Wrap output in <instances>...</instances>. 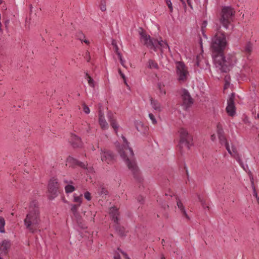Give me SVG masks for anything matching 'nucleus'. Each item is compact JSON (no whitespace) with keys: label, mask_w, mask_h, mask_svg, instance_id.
Listing matches in <instances>:
<instances>
[{"label":"nucleus","mask_w":259,"mask_h":259,"mask_svg":"<svg viewBox=\"0 0 259 259\" xmlns=\"http://www.w3.org/2000/svg\"><path fill=\"white\" fill-rule=\"evenodd\" d=\"M121 140L122 146H120L116 144L118 152L128 169L135 174L138 171V168L135 162L133 151L130 147L129 143L126 139L123 136H121Z\"/></svg>","instance_id":"1"},{"label":"nucleus","mask_w":259,"mask_h":259,"mask_svg":"<svg viewBox=\"0 0 259 259\" xmlns=\"http://www.w3.org/2000/svg\"><path fill=\"white\" fill-rule=\"evenodd\" d=\"M24 223L27 229L31 233H34L38 227L40 223V215L38 203L36 201H32L30 203Z\"/></svg>","instance_id":"2"},{"label":"nucleus","mask_w":259,"mask_h":259,"mask_svg":"<svg viewBox=\"0 0 259 259\" xmlns=\"http://www.w3.org/2000/svg\"><path fill=\"white\" fill-rule=\"evenodd\" d=\"M215 68L222 72H227L236 64L237 59L234 54L224 56L222 53L212 55Z\"/></svg>","instance_id":"3"},{"label":"nucleus","mask_w":259,"mask_h":259,"mask_svg":"<svg viewBox=\"0 0 259 259\" xmlns=\"http://www.w3.org/2000/svg\"><path fill=\"white\" fill-rule=\"evenodd\" d=\"M227 46L226 36L223 33L217 32L212 39L211 48L212 55L222 53Z\"/></svg>","instance_id":"4"},{"label":"nucleus","mask_w":259,"mask_h":259,"mask_svg":"<svg viewBox=\"0 0 259 259\" xmlns=\"http://www.w3.org/2000/svg\"><path fill=\"white\" fill-rule=\"evenodd\" d=\"M179 147L182 149L184 147L187 150L190 149L193 145V138L188 131L184 128H181L179 131Z\"/></svg>","instance_id":"5"},{"label":"nucleus","mask_w":259,"mask_h":259,"mask_svg":"<svg viewBox=\"0 0 259 259\" xmlns=\"http://www.w3.org/2000/svg\"><path fill=\"white\" fill-rule=\"evenodd\" d=\"M217 134L221 145H224L228 152L234 157H236L238 156L237 151L234 146H232L231 149L230 148L229 143L226 137L224 136V131L222 127L218 125L217 126Z\"/></svg>","instance_id":"6"},{"label":"nucleus","mask_w":259,"mask_h":259,"mask_svg":"<svg viewBox=\"0 0 259 259\" xmlns=\"http://www.w3.org/2000/svg\"><path fill=\"white\" fill-rule=\"evenodd\" d=\"M176 74L178 80L180 83L185 82L189 75L188 68L182 62L176 63Z\"/></svg>","instance_id":"7"},{"label":"nucleus","mask_w":259,"mask_h":259,"mask_svg":"<svg viewBox=\"0 0 259 259\" xmlns=\"http://www.w3.org/2000/svg\"><path fill=\"white\" fill-rule=\"evenodd\" d=\"M138 33L140 35L141 42L147 48L156 51L157 46L155 44V41H153L151 39L150 35L147 34L141 28L139 29Z\"/></svg>","instance_id":"8"},{"label":"nucleus","mask_w":259,"mask_h":259,"mask_svg":"<svg viewBox=\"0 0 259 259\" xmlns=\"http://www.w3.org/2000/svg\"><path fill=\"white\" fill-rule=\"evenodd\" d=\"M110 214L112 217V220L116 224V226H115V229L117 232H118L120 236L125 235V231L123 227H121L118 225V209L116 207H113L110 208Z\"/></svg>","instance_id":"9"},{"label":"nucleus","mask_w":259,"mask_h":259,"mask_svg":"<svg viewBox=\"0 0 259 259\" xmlns=\"http://www.w3.org/2000/svg\"><path fill=\"white\" fill-rule=\"evenodd\" d=\"M101 160L107 164H112L115 160V156L113 153L107 150H102L101 151Z\"/></svg>","instance_id":"10"},{"label":"nucleus","mask_w":259,"mask_h":259,"mask_svg":"<svg viewBox=\"0 0 259 259\" xmlns=\"http://www.w3.org/2000/svg\"><path fill=\"white\" fill-rule=\"evenodd\" d=\"M182 98L183 105L186 108L189 107L193 103L192 99L189 92L185 89L182 91Z\"/></svg>","instance_id":"11"},{"label":"nucleus","mask_w":259,"mask_h":259,"mask_svg":"<svg viewBox=\"0 0 259 259\" xmlns=\"http://www.w3.org/2000/svg\"><path fill=\"white\" fill-rule=\"evenodd\" d=\"M226 111L228 114L231 116L235 114V108L234 103V94H232L231 96L228 100V105L226 107Z\"/></svg>","instance_id":"12"},{"label":"nucleus","mask_w":259,"mask_h":259,"mask_svg":"<svg viewBox=\"0 0 259 259\" xmlns=\"http://www.w3.org/2000/svg\"><path fill=\"white\" fill-rule=\"evenodd\" d=\"M58 189V184L57 180L55 179H51L48 185V190L49 193L55 196L57 195Z\"/></svg>","instance_id":"13"},{"label":"nucleus","mask_w":259,"mask_h":259,"mask_svg":"<svg viewBox=\"0 0 259 259\" xmlns=\"http://www.w3.org/2000/svg\"><path fill=\"white\" fill-rule=\"evenodd\" d=\"M11 247L10 241L3 240L0 244V254H6Z\"/></svg>","instance_id":"14"},{"label":"nucleus","mask_w":259,"mask_h":259,"mask_svg":"<svg viewBox=\"0 0 259 259\" xmlns=\"http://www.w3.org/2000/svg\"><path fill=\"white\" fill-rule=\"evenodd\" d=\"M196 64L201 69H206L209 68V63L207 60L201 58V55L198 56L196 59Z\"/></svg>","instance_id":"15"},{"label":"nucleus","mask_w":259,"mask_h":259,"mask_svg":"<svg viewBox=\"0 0 259 259\" xmlns=\"http://www.w3.org/2000/svg\"><path fill=\"white\" fill-rule=\"evenodd\" d=\"M66 165L70 167L79 165L81 167H85V166L83 163L78 161L76 159L71 156H69L67 158Z\"/></svg>","instance_id":"16"},{"label":"nucleus","mask_w":259,"mask_h":259,"mask_svg":"<svg viewBox=\"0 0 259 259\" xmlns=\"http://www.w3.org/2000/svg\"><path fill=\"white\" fill-rule=\"evenodd\" d=\"M235 11L234 9L230 6H224L222 9L221 16H234Z\"/></svg>","instance_id":"17"},{"label":"nucleus","mask_w":259,"mask_h":259,"mask_svg":"<svg viewBox=\"0 0 259 259\" xmlns=\"http://www.w3.org/2000/svg\"><path fill=\"white\" fill-rule=\"evenodd\" d=\"M107 117L111 126L113 127L116 133L117 130L119 127V126L116 121L114 114L112 112L109 111L107 113Z\"/></svg>","instance_id":"18"},{"label":"nucleus","mask_w":259,"mask_h":259,"mask_svg":"<svg viewBox=\"0 0 259 259\" xmlns=\"http://www.w3.org/2000/svg\"><path fill=\"white\" fill-rule=\"evenodd\" d=\"M99 122L102 130H105L108 128V124L105 118L104 113L101 111L99 113Z\"/></svg>","instance_id":"19"},{"label":"nucleus","mask_w":259,"mask_h":259,"mask_svg":"<svg viewBox=\"0 0 259 259\" xmlns=\"http://www.w3.org/2000/svg\"><path fill=\"white\" fill-rule=\"evenodd\" d=\"M64 183L66 184L65 186V191L66 193H70L73 192L75 190V187L73 185V182L72 181H68L64 180Z\"/></svg>","instance_id":"20"},{"label":"nucleus","mask_w":259,"mask_h":259,"mask_svg":"<svg viewBox=\"0 0 259 259\" xmlns=\"http://www.w3.org/2000/svg\"><path fill=\"white\" fill-rule=\"evenodd\" d=\"M175 198L176 200L177 205L178 208L180 209L181 212L183 213V214L188 219H189V218L187 214L186 211L185 210V207L183 205V203L181 201V200L178 198L177 196H175Z\"/></svg>","instance_id":"21"},{"label":"nucleus","mask_w":259,"mask_h":259,"mask_svg":"<svg viewBox=\"0 0 259 259\" xmlns=\"http://www.w3.org/2000/svg\"><path fill=\"white\" fill-rule=\"evenodd\" d=\"M70 142L74 147H79L82 145L80 138L75 135H71Z\"/></svg>","instance_id":"22"},{"label":"nucleus","mask_w":259,"mask_h":259,"mask_svg":"<svg viewBox=\"0 0 259 259\" xmlns=\"http://www.w3.org/2000/svg\"><path fill=\"white\" fill-rule=\"evenodd\" d=\"M150 103L152 108L156 112H160L161 111V104L158 101L151 98L150 99Z\"/></svg>","instance_id":"23"},{"label":"nucleus","mask_w":259,"mask_h":259,"mask_svg":"<svg viewBox=\"0 0 259 259\" xmlns=\"http://www.w3.org/2000/svg\"><path fill=\"white\" fill-rule=\"evenodd\" d=\"M135 126L136 129L142 134H145L147 127L144 126L142 122L140 121H136L135 122Z\"/></svg>","instance_id":"24"},{"label":"nucleus","mask_w":259,"mask_h":259,"mask_svg":"<svg viewBox=\"0 0 259 259\" xmlns=\"http://www.w3.org/2000/svg\"><path fill=\"white\" fill-rule=\"evenodd\" d=\"M230 17H221L220 19V22L222 24L223 26L226 29L229 28V26L231 25Z\"/></svg>","instance_id":"25"},{"label":"nucleus","mask_w":259,"mask_h":259,"mask_svg":"<svg viewBox=\"0 0 259 259\" xmlns=\"http://www.w3.org/2000/svg\"><path fill=\"white\" fill-rule=\"evenodd\" d=\"M76 37L81 41H83L87 45L90 44V41L85 38V35L82 33V32H77L76 34Z\"/></svg>","instance_id":"26"},{"label":"nucleus","mask_w":259,"mask_h":259,"mask_svg":"<svg viewBox=\"0 0 259 259\" xmlns=\"http://www.w3.org/2000/svg\"><path fill=\"white\" fill-rule=\"evenodd\" d=\"M157 44L162 52L164 51L166 49L169 50V47L166 42L162 40L157 41Z\"/></svg>","instance_id":"27"},{"label":"nucleus","mask_w":259,"mask_h":259,"mask_svg":"<svg viewBox=\"0 0 259 259\" xmlns=\"http://www.w3.org/2000/svg\"><path fill=\"white\" fill-rule=\"evenodd\" d=\"M147 67L150 69H152V68L158 69V64L155 61H154L153 60H150L148 62Z\"/></svg>","instance_id":"28"},{"label":"nucleus","mask_w":259,"mask_h":259,"mask_svg":"<svg viewBox=\"0 0 259 259\" xmlns=\"http://www.w3.org/2000/svg\"><path fill=\"white\" fill-rule=\"evenodd\" d=\"M5 220L4 218L0 217V232L1 233H5Z\"/></svg>","instance_id":"29"},{"label":"nucleus","mask_w":259,"mask_h":259,"mask_svg":"<svg viewBox=\"0 0 259 259\" xmlns=\"http://www.w3.org/2000/svg\"><path fill=\"white\" fill-rule=\"evenodd\" d=\"M251 187H252V189L253 190V196H254L256 198V199H257V201H259V197H258L257 193L256 191L254 185L253 180L252 178H251Z\"/></svg>","instance_id":"30"},{"label":"nucleus","mask_w":259,"mask_h":259,"mask_svg":"<svg viewBox=\"0 0 259 259\" xmlns=\"http://www.w3.org/2000/svg\"><path fill=\"white\" fill-rule=\"evenodd\" d=\"M81 196H77L76 195V194H74L73 195V201L78 203L77 205H80V204L82 203V199H81Z\"/></svg>","instance_id":"31"},{"label":"nucleus","mask_w":259,"mask_h":259,"mask_svg":"<svg viewBox=\"0 0 259 259\" xmlns=\"http://www.w3.org/2000/svg\"><path fill=\"white\" fill-rule=\"evenodd\" d=\"M2 21L3 23H4L5 26L6 27H8V25L9 23V20L8 19H5V17H0V31L2 30Z\"/></svg>","instance_id":"32"},{"label":"nucleus","mask_w":259,"mask_h":259,"mask_svg":"<svg viewBox=\"0 0 259 259\" xmlns=\"http://www.w3.org/2000/svg\"><path fill=\"white\" fill-rule=\"evenodd\" d=\"M86 79L89 83V84L92 87H94V81L93 79L89 76L88 74H86Z\"/></svg>","instance_id":"33"},{"label":"nucleus","mask_w":259,"mask_h":259,"mask_svg":"<svg viewBox=\"0 0 259 259\" xmlns=\"http://www.w3.org/2000/svg\"><path fill=\"white\" fill-rule=\"evenodd\" d=\"M98 193L100 195H106L108 194V191L104 187H100L98 189Z\"/></svg>","instance_id":"34"},{"label":"nucleus","mask_w":259,"mask_h":259,"mask_svg":"<svg viewBox=\"0 0 259 259\" xmlns=\"http://www.w3.org/2000/svg\"><path fill=\"white\" fill-rule=\"evenodd\" d=\"M225 83L224 85V89L228 88L230 84V77L228 75H226L225 77Z\"/></svg>","instance_id":"35"},{"label":"nucleus","mask_w":259,"mask_h":259,"mask_svg":"<svg viewBox=\"0 0 259 259\" xmlns=\"http://www.w3.org/2000/svg\"><path fill=\"white\" fill-rule=\"evenodd\" d=\"M79 206V205H78L77 204L71 205V210L73 213L74 215H76L77 214V209Z\"/></svg>","instance_id":"36"},{"label":"nucleus","mask_w":259,"mask_h":259,"mask_svg":"<svg viewBox=\"0 0 259 259\" xmlns=\"http://www.w3.org/2000/svg\"><path fill=\"white\" fill-rule=\"evenodd\" d=\"M198 199L199 201L201 202L202 207L204 209L206 208L207 209H209V206L205 203V201L203 200V199L201 198V197L200 196H198Z\"/></svg>","instance_id":"37"},{"label":"nucleus","mask_w":259,"mask_h":259,"mask_svg":"<svg viewBox=\"0 0 259 259\" xmlns=\"http://www.w3.org/2000/svg\"><path fill=\"white\" fill-rule=\"evenodd\" d=\"M252 49V45L250 43H248L245 47V50L247 53H250Z\"/></svg>","instance_id":"38"},{"label":"nucleus","mask_w":259,"mask_h":259,"mask_svg":"<svg viewBox=\"0 0 259 259\" xmlns=\"http://www.w3.org/2000/svg\"><path fill=\"white\" fill-rule=\"evenodd\" d=\"M149 117L151 119V120L152 121V123L153 124H155L157 123V120H156L155 116H154V115L153 114L149 113Z\"/></svg>","instance_id":"39"},{"label":"nucleus","mask_w":259,"mask_h":259,"mask_svg":"<svg viewBox=\"0 0 259 259\" xmlns=\"http://www.w3.org/2000/svg\"><path fill=\"white\" fill-rule=\"evenodd\" d=\"M112 45L114 46V47L115 48V52L116 53L117 55H118V53H120L119 52V48L117 46V45L116 42V41L114 40H112Z\"/></svg>","instance_id":"40"},{"label":"nucleus","mask_w":259,"mask_h":259,"mask_svg":"<svg viewBox=\"0 0 259 259\" xmlns=\"http://www.w3.org/2000/svg\"><path fill=\"white\" fill-rule=\"evenodd\" d=\"M100 9L102 11L106 10L105 0H102L101 2Z\"/></svg>","instance_id":"41"},{"label":"nucleus","mask_w":259,"mask_h":259,"mask_svg":"<svg viewBox=\"0 0 259 259\" xmlns=\"http://www.w3.org/2000/svg\"><path fill=\"white\" fill-rule=\"evenodd\" d=\"M165 3H166L168 8L169 9V11L172 12V3H171L170 0H165Z\"/></svg>","instance_id":"42"},{"label":"nucleus","mask_w":259,"mask_h":259,"mask_svg":"<svg viewBox=\"0 0 259 259\" xmlns=\"http://www.w3.org/2000/svg\"><path fill=\"white\" fill-rule=\"evenodd\" d=\"M118 57L120 60V63L124 67V63H125V61L122 58V55L121 53H118Z\"/></svg>","instance_id":"43"},{"label":"nucleus","mask_w":259,"mask_h":259,"mask_svg":"<svg viewBox=\"0 0 259 259\" xmlns=\"http://www.w3.org/2000/svg\"><path fill=\"white\" fill-rule=\"evenodd\" d=\"M83 110L85 114H89L90 112V110L89 107L85 104L83 105Z\"/></svg>","instance_id":"44"},{"label":"nucleus","mask_w":259,"mask_h":259,"mask_svg":"<svg viewBox=\"0 0 259 259\" xmlns=\"http://www.w3.org/2000/svg\"><path fill=\"white\" fill-rule=\"evenodd\" d=\"M84 197L88 201H90L91 200V194L89 192H85L84 194Z\"/></svg>","instance_id":"45"},{"label":"nucleus","mask_w":259,"mask_h":259,"mask_svg":"<svg viewBox=\"0 0 259 259\" xmlns=\"http://www.w3.org/2000/svg\"><path fill=\"white\" fill-rule=\"evenodd\" d=\"M207 24V22L206 21H203L202 25H201V29H202V31L203 33V30L206 27Z\"/></svg>","instance_id":"46"},{"label":"nucleus","mask_w":259,"mask_h":259,"mask_svg":"<svg viewBox=\"0 0 259 259\" xmlns=\"http://www.w3.org/2000/svg\"><path fill=\"white\" fill-rule=\"evenodd\" d=\"M119 73L120 76L122 77V78L124 79V83L126 84H127V83H126V79H125V76L124 74L121 72L120 70H119Z\"/></svg>","instance_id":"47"},{"label":"nucleus","mask_w":259,"mask_h":259,"mask_svg":"<svg viewBox=\"0 0 259 259\" xmlns=\"http://www.w3.org/2000/svg\"><path fill=\"white\" fill-rule=\"evenodd\" d=\"M120 251L121 252V253L123 254L124 257L125 258V259H131L129 256H128L127 254L125 253L124 252L122 251H121L120 250Z\"/></svg>","instance_id":"48"},{"label":"nucleus","mask_w":259,"mask_h":259,"mask_svg":"<svg viewBox=\"0 0 259 259\" xmlns=\"http://www.w3.org/2000/svg\"><path fill=\"white\" fill-rule=\"evenodd\" d=\"M114 259H121V258L119 255L117 254L114 256Z\"/></svg>","instance_id":"49"},{"label":"nucleus","mask_w":259,"mask_h":259,"mask_svg":"<svg viewBox=\"0 0 259 259\" xmlns=\"http://www.w3.org/2000/svg\"><path fill=\"white\" fill-rule=\"evenodd\" d=\"M159 90H160V91L161 93H162V94H165V91H162V90H161V88H160V85H159Z\"/></svg>","instance_id":"50"},{"label":"nucleus","mask_w":259,"mask_h":259,"mask_svg":"<svg viewBox=\"0 0 259 259\" xmlns=\"http://www.w3.org/2000/svg\"><path fill=\"white\" fill-rule=\"evenodd\" d=\"M173 193L172 192H169V193H165V196H169L172 197Z\"/></svg>","instance_id":"51"},{"label":"nucleus","mask_w":259,"mask_h":259,"mask_svg":"<svg viewBox=\"0 0 259 259\" xmlns=\"http://www.w3.org/2000/svg\"><path fill=\"white\" fill-rule=\"evenodd\" d=\"M215 135H211V140H212V141H214V140H215Z\"/></svg>","instance_id":"52"},{"label":"nucleus","mask_w":259,"mask_h":259,"mask_svg":"<svg viewBox=\"0 0 259 259\" xmlns=\"http://www.w3.org/2000/svg\"><path fill=\"white\" fill-rule=\"evenodd\" d=\"M216 109L218 111L219 110V106L218 105H215Z\"/></svg>","instance_id":"53"},{"label":"nucleus","mask_w":259,"mask_h":259,"mask_svg":"<svg viewBox=\"0 0 259 259\" xmlns=\"http://www.w3.org/2000/svg\"><path fill=\"white\" fill-rule=\"evenodd\" d=\"M32 7H31V8H30V14L31 15V14H32Z\"/></svg>","instance_id":"54"},{"label":"nucleus","mask_w":259,"mask_h":259,"mask_svg":"<svg viewBox=\"0 0 259 259\" xmlns=\"http://www.w3.org/2000/svg\"><path fill=\"white\" fill-rule=\"evenodd\" d=\"M256 117H257V118H259V114H257V116Z\"/></svg>","instance_id":"55"},{"label":"nucleus","mask_w":259,"mask_h":259,"mask_svg":"<svg viewBox=\"0 0 259 259\" xmlns=\"http://www.w3.org/2000/svg\"><path fill=\"white\" fill-rule=\"evenodd\" d=\"M187 2H188V4L189 5V4H190L189 1H190V0H187Z\"/></svg>","instance_id":"56"},{"label":"nucleus","mask_w":259,"mask_h":259,"mask_svg":"<svg viewBox=\"0 0 259 259\" xmlns=\"http://www.w3.org/2000/svg\"><path fill=\"white\" fill-rule=\"evenodd\" d=\"M161 259H164V257L163 256L161 257Z\"/></svg>","instance_id":"57"},{"label":"nucleus","mask_w":259,"mask_h":259,"mask_svg":"<svg viewBox=\"0 0 259 259\" xmlns=\"http://www.w3.org/2000/svg\"><path fill=\"white\" fill-rule=\"evenodd\" d=\"M183 3H184V1L183 0H181Z\"/></svg>","instance_id":"58"},{"label":"nucleus","mask_w":259,"mask_h":259,"mask_svg":"<svg viewBox=\"0 0 259 259\" xmlns=\"http://www.w3.org/2000/svg\"><path fill=\"white\" fill-rule=\"evenodd\" d=\"M203 35H204V36L205 37H206V35L204 34Z\"/></svg>","instance_id":"59"},{"label":"nucleus","mask_w":259,"mask_h":259,"mask_svg":"<svg viewBox=\"0 0 259 259\" xmlns=\"http://www.w3.org/2000/svg\"><path fill=\"white\" fill-rule=\"evenodd\" d=\"M242 167H243V168L245 169L244 167L242 165Z\"/></svg>","instance_id":"60"},{"label":"nucleus","mask_w":259,"mask_h":259,"mask_svg":"<svg viewBox=\"0 0 259 259\" xmlns=\"http://www.w3.org/2000/svg\"><path fill=\"white\" fill-rule=\"evenodd\" d=\"M164 241V240H162V243L163 244V242Z\"/></svg>","instance_id":"61"},{"label":"nucleus","mask_w":259,"mask_h":259,"mask_svg":"<svg viewBox=\"0 0 259 259\" xmlns=\"http://www.w3.org/2000/svg\"><path fill=\"white\" fill-rule=\"evenodd\" d=\"M0 259H2V257H0Z\"/></svg>","instance_id":"62"}]
</instances>
